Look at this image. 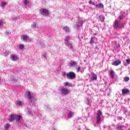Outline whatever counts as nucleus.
Wrapping results in <instances>:
<instances>
[{
	"instance_id": "f257e3e1",
	"label": "nucleus",
	"mask_w": 130,
	"mask_h": 130,
	"mask_svg": "<svg viewBox=\"0 0 130 130\" xmlns=\"http://www.w3.org/2000/svg\"><path fill=\"white\" fill-rule=\"evenodd\" d=\"M114 29L119 30L124 27V23H120V21L115 20L113 23Z\"/></svg>"
},
{
	"instance_id": "f03ea898",
	"label": "nucleus",
	"mask_w": 130,
	"mask_h": 130,
	"mask_svg": "<svg viewBox=\"0 0 130 130\" xmlns=\"http://www.w3.org/2000/svg\"><path fill=\"white\" fill-rule=\"evenodd\" d=\"M25 95H26L28 100H29L30 102H33V100H34V95H33V93H31L30 91H26Z\"/></svg>"
},
{
	"instance_id": "7ed1b4c3",
	"label": "nucleus",
	"mask_w": 130,
	"mask_h": 130,
	"mask_svg": "<svg viewBox=\"0 0 130 130\" xmlns=\"http://www.w3.org/2000/svg\"><path fill=\"white\" fill-rule=\"evenodd\" d=\"M59 93L62 96H66L69 94V89L64 88H60L59 89Z\"/></svg>"
},
{
	"instance_id": "20e7f679",
	"label": "nucleus",
	"mask_w": 130,
	"mask_h": 130,
	"mask_svg": "<svg viewBox=\"0 0 130 130\" xmlns=\"http://www.w3.org/2000/svg\"><path fill=\"white\" fill-rule=\"evenodd\" d=\"M102 115V112L99 110L96 113V123H100L101 121V116Z\"/></svg>"
},
{
	"instance_id": "39448f33",
	"label": "nucleus",
	"mask_w": 130,
	"mask_h": 130,
	"mask_svg": "<svg viewBox=\"0 0 130 130\" xmlns=\"http://www.w3.org/2000/svg\"><path fill=\"white\" fill-rule=\"evenodd\" d=\"M67 78L70 80H74L76 79V74L74 72H69L67 74Z\"/></svg>"
},
{
	"instance_id": "423d86ee",
	"label": "nucleus",
	"mask_w": 130,
	"mask_h": 130,
	"mask_svg": "<svg viewBox=\"0 0 130 130\" xmlns=\"http://www.w3.org/2000/svg\"><path fill=\"white\" fill-rule=\"evenodd\" d=\"M85 22V19H82L79 18L78 19V24L74 26V27H77V28H80V27H82L83 26V24Z\"/></svg>"
},
{
	"instance_id": "0eeeda50",
	"label": "nucleus",
	"mask_w": 130,
	"mask_h": 130,
	"mask_svg": "<svg viewBox=\"0 0 130 130\" xmlns=\"http://www.w3.org/2000/svg\"><path fill=\"white\" fill-rule=\"evenodd\" d=\"M68 66L72 68H76V67H78V62L71 60L70 62L68 63Z\"/></svg>"
},
{
	"instance_id": "6e6552de",
	"label": "nucleus",
	"mask_w": 130,
	"mask_h": 130,
	"mask_svg": "<svg viewBox=\"0 0 130 130\" xmlns=\"http://www.w3.org/2000/svg\"><path fill=\"white\" fill-rule=\"evenodd\" d=\"M40 14L43 15V16H48V15H49V12L47 9H42L40 11Z\"/></svg>"
},
{
	"instance_id": "1a4fd4ad",
	"label": "nucleus",
	"mask_w": 130,
	"mask_h": 130,
	"mask_svg": "<svg viewBox=\"0 0 130 130\" xmlns=\"http://www.w3.org/2000/svg\"><path fill=\"white\" fill-rule=\"evenodd\" d=\"M8 120L10 122H13V121L15 120V115H10L8 118Z\"/></svg>"
},
{
	"instance_id": "9d476101",
	"label": "nucleus",
	"mask_w": 130,
	"mask_h": 130,
	"mask_svg": "<svg viewBox=\"0 0 130 130\" xmlns=\"http://www.w3.org/2000/svg\"><path fill=\"white\" fill-rule=\"evenodd\" d=\"M124 125L120 124V123H119L117 125L116 129L117 130H124L122 128L124 127Z\"/></svg>"
},
{
	"instance_id": "9b49d317",
	"label": "nucleus",
	"mask_w": 130,
	"mask_h": 130,
	"mask_svg": "<svg viewBox=\"0 0 130 130\" xmlns=\"http://www.w3.org/2000/svg\"><path fill=\"white\" fill-rule=\"evenodd\" d=\"M121 63V61L119 60H116L112 63L113 66H119Z\"/></svg>"
},
{
	"instance_id": "f8f14e48",
	"label": "nucleus",
	"mask_w": 130,
	"mask_h": 130,
	"mask_svg": "<svg viewBox=\"0 0 130 130\" xmlns=\"http://www.w3.org/2000/svg\"><path fill=\"white\" fill-rule=\"evenodd\" d=\"M21 40H23L24 42H26L27 40H28V36L22 35L21 36Z\"/></svg>"
},
{
	"instance_id": "ddd939ff",
	"label": "nucleus",
	"mask_w": 130,
	"mask_h": 130,
	"mask_svg": "<svg viewBox=\"0 0 130 130\" xmlns=\"http://www.w3.org/2000/svg\"><path fill=\"white\" fill-rule=\"evenodd\" d=\"M65 44L68 48H70V49H73V44L71 43L68 42V43H65Z\"/></svg>"
},
{
	"instance_id": "4468645a",
	"label": "nucleus",
	"mask_w": 130,
	"mask_h": 130,
	"mask_svg": "<svg viewBox=\"0 0 130 130\" xmlns=\"http://www.w3.org/2000/svg\"><path fill=\"white\" fill-rule=\"evenodd\" d=\"M10 58L11 60H13V61H16L18 59V56H15L14 55H11L10 56Z\"/></svg>"
},
{
	"instance_id": "2eb2a0df",
	"label": "nucleus",
	"mask_w": 130,
	"mask_h": 130,
	"mask_svg": "<svg viewBox=\"0 0 130 130\" xmlns=\"http://www.w3.org/2000/svg\"><path fill=\"white\" fill-rule=\"evenodd\" d=\"M22 5H24L25 7H27L29 4V0H22Z\"/></svg>"
},
{
	"instance_id": "dca6fc26",
	"label": "nucleus",
	"mask_w": 130,
	"mask_h": 130,
	"mask_svg": "<svg viewBox=\"0 0 130 130\" xmlns=\"http://www.w3.org/2000/svg\"><path fill=\"white\" fill-rule=\"evenodd\" d=\"M31 28H39L38 24H37V23L36 22H33L31 25Z\"/></svg>"
},
{
	"instance_id": "f3484780",
	"label": "nucleus",
	"mask_w": 130,
	"mask_h": 130,
	"mask_svg": "<svg viewBox=\"0 0 130 130\" xmlns=\"http://www.w3.org/2000/svg\"><path fill=\"white\" fill-rule=\"evenodd\" d=\"M122 93L123 95H125V94H128V93H129V90L126 89H123L122 90Z\"/></svg>"
},
{
	"instance_id": "a211bd4d",
	"label": "nucleus",
	"mask_w": 130,
	"mask_h": 130,
	"mask_svg": "<svg viewBox=\"0 0 130 130\" xmlns=\"http://www.w3.org/2000/svg\"><path fill=\"white\" fill-rule=\"evenodd\" d=\"M14 118L18 122V121H19V120L21 119V116L18 115H14Z\"/></svg>"
},
{
	"instance_id": "6ab92c4d",
	"label": "nucleus",
	"mask_w": 130,
	"mask_h": 130,
	"mask_svg": "<svg viewBox=\"0 0 130 130\" xmlns=\"http://www.w3.org/2000/svg\"><path fill=\"white\" fill-rule=\"evenodd\" d=\"M63 85L65 87H72V86L73 85L72 83L69 82H64L63 83Z\"/></svg>"
},
{
	"instance_id": "aec40b11",
	"label": "nucleus",
	"mask_w": 130,
	"mask_h": 130,
	"mask_svg": "<svg viewBox=\"0 0 130 130\" xmlns=\"http://www.w3.org/2000/svg\"><path fill=\"white\" fill-rule=\"evenodd\" d=\"M91 79L96 81L97 80V75L95 73H91Z\"/></svg>"
},
{
	"instance_id": "412c9836",
	"label": "nucleus",
	"mask_w": 130,
	"mask_h": 130,
	"mask_svg": "<svg viewBox=\"0 0 130 130\" xmlns=\"http://www.w3.org/2000/svg\"><path fill=\"white\" fill-rule=\"evenodd\" d=\"M71 39H72L71 37H70V36H66V38L64 39V43H67L69 42V41H70V40H71Z\"/></svg>"
},
{
	"instance_id": "4be33fe9",
	"label": "nucleus",
	"mask_w": 130,
	"mask_h": 130,
	"mask_svg": "<svg viewBox=\"0 0 130 130\" xmlns=\"http://www.w3.org/2000/svg\"><path fill=\"white\" fill-rule=\"evenodd\" d=\"M74 115V114L71 111H69L68 113V118H71Z\"/></svg>"
},
{
	"instance_id": "5701e85b",
	"label": "nucleus",
	"mask_w": 130,
	"mask_h": 130,
	"mask_svg": "<svg viewBox=\"0 0 130 130\" xmlns=\"http://www.w3.org/2000/svg\"><path fill=\"white\" fill-rule=\"evenodd\" d=\"M16 104L17 106H21V105H22V104H23V102L21 101H17Z\"/></svg>"
},
{
	"instance_id": "b1692460",
	"label": "nucleus",
	"mask_w": 130,
	"mask_h": 130,
	"mask_svg": "<svg viewBox=\"0 0 130 130\" xmlns=\"http://www.w3.org/2000/svg\"><path fill=\"white\" fill-rule=\"evenodd\" d=\"M10 81L11 82H12V83H16V82H17V81H18V80H17V79H16V78H15L14 77H12L11 78Z\"/></svg>"
},
{
	"instance_id": "393cba45",
	"label": "nucleus",
	"mask_w": 130,
	"mask_h": 130,
	"mask_svg": "<svg viewBox=\"0 0 130 130\" xmlns=\"http://www.w3.org/2000/svg\"><path fill=\"white\" fill-rule=\"evenodd\" d=\"M110 76L112 79H114V72L113 71H111L110 73Z\"/></svg>"
},
{
	"instance_id": "a878e982",
	"label": "nucleus",
	"mask_w": 130,
	"mask_h": 130,
	"mask_svg": "<svg viewBox=\"0 0 130 130\" xmlns=\"http://www.w3.org/2000/svg\"><path fill=\"white\" fill-rule=\"evenodd\" d=\"M99 19L100 21H101L102 22H104V20H105V17H104V16L100 15L99 16Z\"/></svg>"
},
{
	"instance_id": "bb28decb",
	"label": "nucleus",
	"mask_w": 130,
	"mask_h": 130,
	"mask_svg": "<svg viewBox=\"0 0 130 130\" xmlns=\"http://www.w3.org/2000/svg\"><path fill=\"white\" fill-rule=\"evenodd\" d=\"M6 6H7V3H6L5 2H2L1 5H0V7H1V8H5Z\"/></svg>"
},
{
	"instance_id": "cd10ccee",
	"label": "nucleus",
	"mask_w": 130,
	"mask_h": 130,
	"mask_svg": "<svg viewBox=\"0 0 130 130\" xmlns=\"http://www.w3.org/2000/svg\"><path fill=\"white\" fill-rule=\"evenodd\" d=\"M63 29L65 32H70V27H69L68 26H64Z\"/></svg>"
},
{
	"instance_id": "c85d7f7f",
	"label": "nucleus",
	"mask_w": 130,
	"mask_h": 130,
	"mask_svg": "<svg viewBox=\"0 0 130 130\" xmlns=\"http://www.w3.org/2000/svg\"><path fill=\"white\" fill-rule=\"evenodd\" d=\"M96 8H104V6L102 4H99L96 5Z\"/></svg>"
},
{
	"instance_id": "c756f323",
	"label": "nucleus",
	"mask_w": 130,
	"mask_h": 130,
	"mask_svg": "<svg viewBox=\"0 0 130 130\" xmlns=\"http://www.w3.org/2000/svg\"><path fill=\"white\" fill-rule=\"evenodd\" d=\"M24 48H25V46H24V45H23V44L19 45V49H20V50H23V49H24Z\"/></svg>"
},
{
	"instance_id": "7c9ffc66",
	"label": "nucleus",
	"mask_w": 130,
	"mask_h": 130,
	"mask_svg": "<svg viewBox=\"0 0 130 130\" xmlns=\"http://www.w3.org/2000/svg\"><path fill=\"white\" fill-rule=\"evenodd\" d=\"M94 39H95V37H92L90 41V44H94Z\"/></svg>"
},
{
	"instance_id": "2f4dec72",
	"label": "nucleus",
	"mask_w": 130,
	"mask_h": 130,
	"mask_svg": "<svg viewBox=\"0 0 130 130\" xmlns=\"http://www.w3.org/2000/svg\"><path fill=\"white\" fill-rule=\"evenodd\" d=\"M10 125L9 124H6V125L4 126V128L5 130H9L10 128Z\"/></svg>"
},
{
	"instance_id": "473e14b6",
	"label": "nucleus",
	"mask_w": 130,
	"mask_h": 130,
	"mask_svg": "<svg viewBox=\"0 0 130 130\" xmlns=\"http://www.w3.org/2000/svg\"><path fill=\"white\" fill-rule=\"evenodd\" d=\"M124 82H128L129 81V77H126L124 78L123 80Z\"/></svg>"
},
{
	"instance_id": "72a5a7b5",
	"label": "nucleus",
	"mask_w": 130,
	"mask_h": 130,
	"mask_svg": "<svg viewBox=\"0 0 130 130\" xmlns=\"http://www.w3.org/2000/svg\"><path fill=\"white\" fill-rule=\"evenodd\" d=\"M25 111L26 112L27 114H28V115H30V114H31V111H30V110H29V109H26L25 110Z\"/></svg>"
},
{
	"instance_id": "f704fd0d",
	"label": "nucleus",
	"mask_w": 130,
	"mask_h": 130,
	"mask_svg": "<svg viewBox=\"0 0 130 130\" xmlns=\"http://www.w3.org/2000/svg\"><path fill=\"white\" fill-rule=\"evenodd\" d=\"M104 128H107L108 130H111V128L110 127V126H103Z\"/></svg>"
},
{
	"instance_id": "c9c22d12",
	"label": "nucleus",
	"mask_w": 130,
	"mask_h": 130,
	"mask_svg": "<svg viewBox=\"0 0 130 130\" xmlns=\"http://www.w3.org/2000/svg\"><path fill=\"white\" fill-rule=\"evenodd\" d=\"M129 63H130V58L126 59V66L128 65Z\"/></svg>"
},
{
	"instance_id": "e433bc0d",
	"label": "nucleus",
	"mask_w": 130,
	"mask_h": 130,
	"mask_svg": "<svg viewBox=\"0 0 130 130\" xmlns=\"http://www.w3.org/2000/svg\"><path fill=\"white\" fill-rule=\"evenodd\" d=\"M86 104L87 105H90V100L88 98H86Z\"/></svg>"
},
{
	"instance_id": "4c0bfd02",
	"label": "nucleus",
	"mask_w": 130,
	"mask_h": 130,
	"mask_svg": "<svg viewBox=\"0 0 130 130\" xmlns=\"http://www.w3.org/2000/svg\"><path fill=\"white\" fill-rule=\"evenodd\" d=\"M3 24H4L3 19H0V27H2V26L3 25Z\"/></svg>"
},
{
	"instance_id": "58836bf2",
	"label": "nucleus",
	"mask_w": 130,
	"mask_h": 130,
	"mask_svg": "<svg viewBox=\"0 0 130 130\" xmlns=\"http://www.w3.org/2000/svg\"><path fill=\"white\" fill-rule=\"evenodd\" d=\"M62 75L63 77H66V76H67V75H68V73H67V72H63L62 73Z\"/></svg>"
},
{
	"instance_id": "ea45409f",
	"label": "nucleus",
	"mask_w": 130,
	"mask_h": 130,
	"mask_svg": "<svg viewBox=\"0 0 130 130\" xmlns=\"http://www.w3.org/2000/svg\"><path fill=\"white\" fill-rule=\"evenodd\" d=\"M119 18L120 20H122L123 19V14H121L119 16Z\"/></svg>"
},
{
	"instance_id": "a19ab883",
	"label": "nucleus",
	"mask_w": 130,
	"mask_h": 130,
	"mask_svg": "<svg viewBox=\"0 0 130 130\" xmlns=\"http://www.w3.org/2000/svg\"><path fill=\"white\" fill-rule=\"evenodd\" d=\"M82 70H81V67H78V69H77V72L79 73L80 72H81Z\"/></svg>"
},
{
	"instance_id": "79ce46f5",
	"label": "nucleus",
	"mask_w": 130,
	"mask_h": 130,
	"mask_svg": "<svg viewBox=\"0 0 130 130\" xmlns=\"http://www.w3.org/2000/svg\"><path fill=\"white\" fill-rule=\"evenodd\" d=\"M40 45H41V47L44 46V43L43 42H40Z\"/></svg>"
},
{
	"instance_id": "37998d69",
	"label": "nucleus",
	"mask_w": 130,
	"mask_h": 130,
	"mask_svg": "<svg viewBox=\"0 0 130 130\" xmlns=\"http://www.w3.org/2000/svg\"><path fill=\"white\" fill-rule=\"evenodd\" d=\"M42 55H43L44 58H46V57H47V55H46V54H43Z\"/></svg>"
},
{
	"instance_id": "c03bdc74",
	"label": "nucleus",
	"mask_w": 130,
	"mask_h": 130,
	"mask_svg": "<svg viewBox=\"0 0 130 130\" xmlns=\"http://www.w3.org/2000/svg\"><path fill=\"white\" fill-rule=\"evenodd\" d=\"M89 4H91V5H93V6H95V3L92 2V1H89Z\"/></svg>"
},
{
	"instance_id": "a18cd8bd",
	"label": "nucleus",
	"mask_w": 130,
	"mask_h": 130,
	"mask_svg": "<svg viewBox=\"0 0 130 130\" xmlns=\"http://www.w3.org/2000/svg\"><path fill=\"white\" fill-rule=\"evenodd\" d=\"M121 119H122V117H118V120H121Z\"/></svg>"
},
{
	"instance_id": "49530a36",
	"label": "nucleus",
	"mask_w": 130,
	"mask_h": 130,
	"mask_svg": "<svg viewBox=\"0 0 130 130\" xmlns=\"http://www.w3.org/2000/svg\"><path fill=\"white\" fill-rule=\"evenodd\" d=\"M14 20H17V17L14 18Z\"/></svg>"
},
{
	"instance_id": "de8ad7c7",
	"label": "nucleus",
	"mask_w": 130,
	"mask_h": 130,
	"mask_svg": "<svg viewBox=\"0 0 130 130\" xmlns=\"http://www.w3.org/2000/svg\"><path fill=\"white\" fill-rule=\"evenodd\" d=\"M80 129H81V128H80L78 129V130H80Z\"/></svg>"
},
{
	"instance_id": "09e8293b",
	"label": "nucleus",
	"mask_w": 130,
	"mask_h": 130,
	"mask_svg": "<svg viewBox=\"0 0 130 130\" xmlns=\"http://www.w3.org/2000/svg\"><path fill=\"white\" fill-rule=\"evenodd\" d=\"M127 130H130V128H128Z\"/></svg>"
},
{
	"instance_id": "8fccbe9b",
	"label": "nucleus",
	"mask_w": 130,
	"mask_h": 130,
	"mask_svg": "<svg viewBox=\"0 0 130 130\" xmlns=\"http://www.w3.org/2000/svg\"><path fill=\"white\" fill-rule=\"evenodd\" d=\"M96 48H97V47H96Z\"/></svg>"
}]
</instances>
